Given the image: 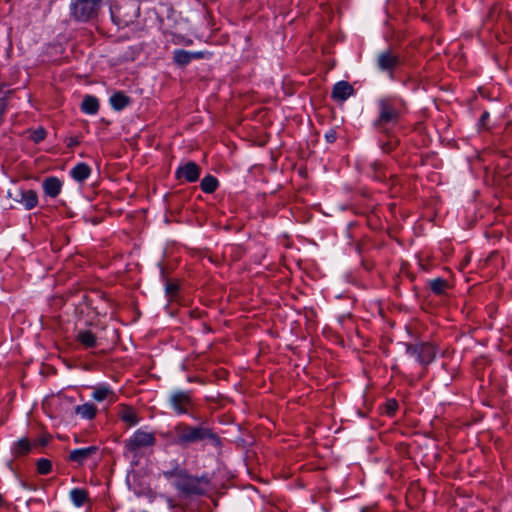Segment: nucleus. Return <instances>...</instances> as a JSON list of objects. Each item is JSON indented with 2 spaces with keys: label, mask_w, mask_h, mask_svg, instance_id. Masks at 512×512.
<instances>
[{
  "label": "nucleus",
  "mask_w": 512,
  "mask_h": 512,
  "mask_svg": "<svg viewBox=\"0 0 512 512\" xmlns=\"http://www.w3.org/2000/svg\"><path fill=\"white\" fill-rule=\"evenodd\" d=\"M91 173V169L90 167L85 164V163H79L77 164L71 171V175L72 177L79 181V182H82L84 181L85 179H87L89 177Z\"/></svg>",
  "instance_id": "obj_20"
},
{
  "label": "nucleus",
  "mask_w": 512,
  "mask_h": 512,
  "mask_svg": "<svg viewBox=\"0 0 512 512\" xmlns=\"http://www.w3.org/2000/svg\"><path fill=\"white\" fill-rule=\"evenodd\" d=\"M488 117H489L488 112H484V113L482 114L481 118H480V122H481L482 124H485V122H486V120L488 119Z\"/></svg>",
  "instance_id": "obj_33"
},
{
  "label": "nucleus",
  "mask_w": 512,
  "mask_h": 512,
  "mask_svg": "<svg viewBox=\"0 0 512 512\" xmlns=\"http://www.w3.org/2000/svg\"><path fill=\"white\" fill-rule=\"evenodd\" d=\"M111 13L113 15L117 14V16H121V14H120V7H118V5H115L114 7H111Z\"/></svg>",
  "instance_id": "obj_32"
},
{
  "label": "nucleus",
  "mask_w": 512,
  "mask_h": 512,
  "mask_svg": "<svg viewBox=\"0 0 512 512\" xmlns=\"http://www.w3.org/2000/svg\"><path fill=\"white\" fill-rule=\"evenodd\" d=\"M169 403L173 410L178 414H186L193 406V400L190 392L175 391L169 397Z\"/></svg>",
  "instance_id": "obj_6"
},
{
  "label": "nucleus",
  "mask_w": 512,
  "mask_h": 512,
  "mask_svg": "<svg viewBox=\"0 0 512 512\" xmlns=\"http://www.w3.org/2000/svg\"><path fill=\"white\" fill-rule=\"evenodd\" d=\"M448 287V282L441 278L433 279L430 282L431 290L437 295L444 294Z\"/></svg>",
  "instance_id": "obj_25"
},
{
  "label": "nucleus",
  "mask_w": 512,
  "mask_h": 512,
  "mask_svg": "<svg viewBox=\"0 0 512 512\" xmlns=\"http://www.w3.org/2000/svg\"><path fill=\"white\" fill-rule=\"evenodd\" d=\"M325 139L327 142L329 143H333L335 142V140L337 139V134H336V131L331 129L329 130L326 134H325Z\"/></svg>",
  "instance_id": "obj_30"
},
{
  "label": "nucleus",
  "mask_w": 512,
  "mask_h": 512,
  "mask_svg": "<svg viewBox=\"0 0 512 512\" xmlns=\"http://www.w3.org/2000/svg\"><path fill=\"white\" fill-rule=\"evenodd\" d=\"M110 104L120 111L130 104V98L123 92H117L110 97Z\"/></svg>",
  "instance_id": "obj_18"
},
{
  "label": "nucleus",
  "mask_w": 512,
  "mask_h": 512,
  "mask_svg": "<svg viewBox=\"0 0 512 512\" xmlns=\"http://www.w3.org/2000/svg\"><path fill=\"white\" fill-rule=\"evenodd\" d=\"M112 390L107 386H99L94 388L92 393V398L96 401H103L107 399L109 396H112Z\"/></svg>",
  "instance_id": "obj_24"
},
{
  "label": "nucleus",
  "mask_w": 512,
  "mask_h": 512,
  "mask_svg": "<svg viewBox=\"0 0 512 512\" xmlns=\"http://www.w3.org/2000/svg\"><path fill=\"white\" fill-rule=\"evenodd\" d=\"M218 186V181L215 177L208 175L205 176L201 181V189L205 193H212L216 190Z\"/></svg>",
  "instance_id": "obj_23"
},
{
  "label": "nucleus",
  "mask_w": 512,
  "mask_h": 512,
  "mask_svg": "<svg viewBox=\"0 0 512 512\" xmlns=\"http://www.w3.org/2000/svg\"><path fill=\"white\" fill-rule=\"evenodd\" d=\"M51 462L48 459H40L37 462V470L40 474H48L51 471Z\"/></svg>",
  "instance_id": "obj_26"
},
{
  "label": "nucleus",
  "mask_w": 512,
  "mask_h": 512,
  "mask_svg": "<svg viewBox=\"0 0 512 512\" xmlns=\"http://www.w3.org/2000/svg\"><path fill=\"white\" fill-rule=\"evenodd\" d=\"M397 61V57L391 52H383L378 56V66L384 71H391L396 66Z\"/></svg>",
  "instance_id": "obj_15"
},
{
  "label": "nucleus",
  "mask_w": 512,
  "mask_h": 512,
  "mask_svg": "<svg viewBox=\"0 0 512 512\" xmlns=\"http://www.w3.org/2000/svg\"><path fill=\"white\" fill-rule=\"evenodd\" d=\"M97 451V446L75 449L70 452L69 459L78 464H83L84 461L94 455Z\"/></svg>",
  "instance_id": "obj_14"
},
{
  "label": "nucleus",
  "mask_w": 512,
  "mask_h": 512,
  "mask_svg": "<svg viewBox=\"0 0 512 512\" xmlns=\"http://www.w3.org/2000/svg\"><path fill=\"white\" fill-rule=\"evenodd\" d=\"M45 137H46V131L43 128H38V129L34 130L31 134V139L35 143L41 142L42 140L45 139Z\"/></svg>",
  "instance_id": "obj_27"
},
{
  "label": "nucleus",
  "mask_w": 512,
  "mask_h": 512,
  "mask_svg": "<svg viewBox=\"0 0 512 512\" xmlns=\"http://www.w3.org/2000/svg\"><path fill=\"white\" fill-rule=\"evenodd\" d=\"M172 42L175 45H191L192 44L191 39L186 38L185 36L180 35V34L173 35Z\"/></svg>",
  "instance_id": "obj_28"
},
{
  "label": "nucleus",
  "mask_w": 512,
  "mask_h": 512,
  "mask_svg": "<svg viewBox=\"0 0 512 512\" xmlns=\"http://www.w3.org/2000/svg\"><path fill=\"white\" fill-rule=\"evenodd\" d=\"M173 443L187 445L206 438H215L214 434L204 427H192L184 423L177 424L167 434Z\"/></svg>",
  "instance_id": "obj_1"
},
{
  "label": "nucleus",
  "mask_w": 512,
  "mask_h": 512,
  "mask_svg": "<svg viewBox=\"0 0 512 512\" xmlns=\"http://www.w3.org/2000/svg\"><path fill=\"white\" fill-rule=\"evenodd\" d=\"M173 54L174 62L179 66L189 64L192 59H201L204 57L203 52H189L182 49L175 50Z\"/></svg>",
  "instance_id": "obj_12"
},
{
  "label": "nucleus",
  "mask_w": 512,
  "mask_h": 512,
  "mask_svg": "<svg viewBox=\"0 0 512 512\" xmlns=\"http://www.w3.org/2000/svg\"><path fill=\"white\" fill-rule=\"evenodd\" d=\"M45 194L51 198L57 197L62 189V182L57 177H47L42 183Z\"/></svg>",
  "instance_id": "obj_13"
},
{
  "label": "nucleus",
  "mask_w": 512,
  "mask_h": 512,
  "mask_svg": "<svg viewBox=\"0 0 512 512\" xmlns=\"http://www.w3.org/2000/svg\"><path fill=\"white\" fill-rule=\"evenodd\" d=\"M386 407H387V412L388 414H393L397 408H398V403L396 402V400H388L387 401V404H386Z\"/></svg>",
  "instance_id": "obj_29"
},
{
  "label": "nucleus",
  "mask_w": 512,
  "mask_h": 512,
  "mask_svg": "<svg viewBox=\"0 0 512 512\" xmlns=\"http://www.w3.org/2000/svg\"><path fill=\"white\" fill-rule=\"evenodd\" d=\"M379 117L375 121L376 127H381L385 124L395 123L398 120V111L394 102L390 99H381L378 102Z\"/></svg>",
  "instance_id": "obj_4"
},
{
  "label": "nucleus",
  "mask_w": 512,
  "mask_h": 512,
  "mask_svg": "<svg viewBox=\"0 0 512 512\" xmlns=\"http://www.w3.org/2000/svg\"><path fill=\"white\" fill-rule=\"evenodd\" d=\"M118 417L128 426H134L140 421V417L138 416L136 410L128 405L119 406Z\"/></svg>",
  "instance_id": "obj_11"
},
{
  "label": "nucleus",
  "mask_w": 512,
  "mask_h": 512,
  "mask_svg": "<svg viewBox=\"0 0 512 512\" xmlns=\"http://www.w3.org/2000/svg\"><path fill=\"white\" fill-rule=\"evenodd\" d=\"M75 412L77 415L85 419H93L96 414V407L92 403H85L76 407Z\"/></svg>",
  "instance_id": "obj_21"
},
{
  "label": "nucleus",
  "mask_w": 512,
  "mask_h": 512,
  "mask_svg": "<svg viewBox=\"0 0 512 512\" xmlns=\"http://www.w3.org/2000/svg\"><path fill=\"white\" fill-rule=\"evenodd\" d=\"M98 9V2H72L70 10L76 20L86 21L92 17Z\"/></svg>",
  "instance_id": "obj_8"
},
{
  "label": "nucleus",
  "mask_w": 512,
  "mask_h": 512,
  "mask_svg": "<svg viewBox=\"0 0 512 512\" xmlns=\"http://www.w3.org/2000/svg\"><path fill=\"white\" fill-rule=\"evenodd\" d=\"M164 475L172 479L173 485L185 495L202 494L208 484L206 479L193 477L182 470L165 472Z\"/></svg>",
  "instance_id": "obj_2"
},
{
  "label": "nucleus",
  "mask_w": 512,
  "mask_h": 512,
  "mask_svg": "<svg viewBox=\"0 0 512 512\" xmlns=\"http://www.w3.org/2000/svg\"><path fill=\"white\" fill-rule=\"evenodd\" d=\"M70 497L77 507H81L87 501L88 493L83 489H73L70 492Z\"/></svg>",
  "instance_id": "obj_22"
},
{
  "label": "nucleus",
  "mask_w": 512,
  "mask_h": 512,
  "mask_svg": "<svg viewBox=\"0 0 512 512\" xmlns=\"http://www.w3.org/2000/svg\"><path fill=\"white\" fill-rule=\"evenodd\" d=\"M176 178L186 180L187 182H195L200 176V167L195 162H187L179 166L176 170Z\"/></svg>",
  "instance_id": "obj_9"
},
{
  "label": "nucleus",
  "mask_w": 512,
  "mask_h": 512,
  "mask_svg": "<svg viewBox=\"0 0 512 512\" xmlns=\"http://www.w3.org/2000/svg\"><path fill=\"white\" fill-rule=\"evenodd\" d=\"M8 197L14 202L22 204L27 210L35 208L38 204V196L34 190L16 188L8 191Z\"/></svg>",
  "instance_id": "obj_7"
},
{
  "label": "nucleus",
  "mask_w": 512,
  "mask_h": 512,
  "mask_svg": "<svg viewBox=\"0 0 512 512\" xmlns=\"http://www.w3.org/2000/svg\"><path fill=\"white\" fill-rule=\"evenodd\" d=\"M178 287L176 284L168 283L166 285V290L168 294H174L177 291Z\"/></svg>",
  "instance_id": "obj_31"
},
{
  "label": "nucleus",
  "mask_w": 512,
  "mask_h": 512,
  "mask_svg": "<svg viewBox=\"0 0 512 512\" xmlns=\"http://www.w3.org/2000/svg\"><path fill=\"white\" fill-rule=\"evenodd\" d=\"M32 449V444L27 438H22L15 442L12 448V454L15 457H22L27 455Z\"/></svg>",
  "instance_id": "obj_16"
},
{
  "label": "nucleus",
  "mask_w": 512,
  "mask_h": 512,
  "mask_svg": "<svg viewBox=\"0 0 512 512\" xmlns=\"http://www.w3.org/2000/svg\"><path fill=\"white\" fill-rule=\"evenodd\" d=\"M155 443L156 437L154 433L138 429L124 441L125 453L135 456L139 451L152 447Z\"/></svg>",
  "instance_id": "obj_3"
},
{
  "label": "nucleus",
  "mask_w": 512,
  "mask_h": 512,
  "mask_svg": "<svg viewBox=\"0 0 512 512\" xmlns=\"http://www.w3.org/2000/svg\"><path fill=\"white\" fill-rule=\"evenodd\" d=\"M77 340L85 347L92 348L97 344V338L90 330H80L77 334Z\"/></svg>",
  "instance_id": "obj_17"
},
{
  "label": "nucleus",
  "mask_w": 512,
  "mask_h": 512,
  "mask_svg": "<svg viewBox=\"0 0 512 512\" xmlns=\"http://www.w3.org/2000/svg\"><path fill=\"white\" fill-rule=\"evenodd\" d=\"M354 93V88L347 81L337 82L332 89L331 97L338 103H343Z\"/></svg>",
  "instance_id": "obj_10"
},
{
  "label": "nucleus",
  "mask_w": 512,
  "mask_h": 512,
  "mask_svg": "<svg viewBox=\"0 0 512 512\" xmlns=\"http://www.w3.org/2000/svg\"><path fill=\"white\" fill-rule=\"evenodd\" d=\"M48 440L43 438L41 440H39V444L42 445V446H45L47 444Z\"/></svg>",
  "instance_id": "obj_34"
},
{
  "label": "nucleus",
  "mask_w": 512,
  "mask_h": 512,
  "mask_svg": "<svg viewBox=\"0 0 512 512\" xmlns=\"http://www.w3.org/2000/svg\"><path fill=\"white\" fill-rule=\"evenodd\" d=\"M81 109L84 113L87 114H96L99 110V101L96 97L87 95L84 97Z\"/></svg>",
  "instance_id": "obj_19"
},
{
  "label": "nucleus",
  "mask_w": 512,
  "mask_h": 512,
  "mask_svg": "<svg viewBox=\"0 0 512 512\" xmlns=\"http://www.w3.org/2000/svg\"><path fill=\"white\" fill-rule=\"evenodd\" d=\"M407 353L415 357L422 364H429L436 355L435 347L430 343H421L416 345H408Z\"/></svg>",
  "instance_id": "obj_5"
}]
</instances>
